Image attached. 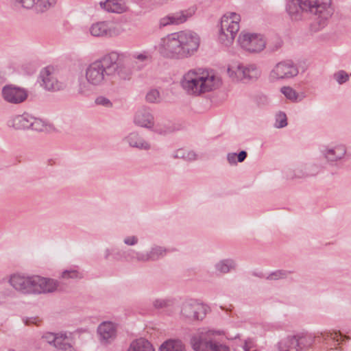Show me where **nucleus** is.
Here are the masks:
<instances>
[{"label": "nucleus", "mask_w": 351, "mask_h": 351, "mask_svg": "<svg viewBox=\"0 0 351 351\" xmlns=\"http://www.w3.org/2000/svg\"><path fill=\"white\" fill-rule=\"evenodd\" d=\"M154 130L156 132H158V133H159L160 134H166L167 132H168L169 130L168 128H162L160 125H159L158 124H157L154 127Z\"/></svg>", "instance_id": "de8ad7c7"}, {"label": "nucleus", "mask_w": 351, "mask_h": 351, "mask_svg": "<svg viewBox=\"0 0 351 351\" xmlns=\"http://www.w3.org/2000/svg\"><path fill=\"white\" fill-rule=\"evenodd\" d=\"M69 336L66 332L57 333L56 340L54 341V347L62 350L65 348L64 345H68Z\"/></svg>", "instance_id": "a878e982"}, {"label": "nucleus", "mask_w": 351, "mask_h": 351, "mask_svg": "<svg viewBox=\"0 0 351 351\" xmlns=\"http://www.w3.org/2000/svg\"><path fill=\"white\" fill-rule=\"evenodd\" d=\"M109 255H110V252H109V250H107V251H106V254L105 258H108V256H109Z\"/></svg>", "instance_id": "13d9d810"}, {"label": "nucleus", "mask_w": 351, "mask_h": 351, "mask_svg": "<svg viewBox=\"0 0 351 351\" xmlns=\"http://www.w3.org/2000/svg\"><path fill=\"white\" fill-rule=\"evenodd\" d=\"M128 351H155L152 345L145 339H136L130 345Z\"/></svg>", "instance_id": "412c9836"}, {"label": "nucleus", "mask_w": 351, "mask_h": 351, "mask_svg": "<svg viewBox=\"0 0 351 351\" xmlns=\"http://www.w3.org/2000/svg\"><path fill=\"white\" fill-rule=\"evenodd\" d=\"M172 15H168L160 20V27H163L169 25H173Z\"/></svg>", "instance_id": "58836bf2"}, {"label": "nucleus", "mask_w": 351, "mask_h": 351, "mask_svg": "<svg viewBox=\"0 0 351 351\" xmlns=\"http://www.w3.org/2000/svg\"><path fill=\"white\" fill-rule=\"evenodd\" d=\"M206 314V307L197 300L189 299L180 306V318L188 322L202 320Z\"/></svg>", "instance_id": "6e6552de"}, {"label": "nucleus", "mask_w": 351, "mask_h": 351, "mask_svg": "<svg viewBox=\"0 0 351 351\" xmlns=\"http://www.w3.org/2000/svg\"><path fill=\"white\" fill-rule=\"evenodd\" d=\"M52 69L46 67L40 72V77L42 79V86L48 90L58 91L65 88L66 85L59 82L51 71Z\"/></svg>", "instance_id": "4468645a"}, {"label": "nucleus", "mask_w": 351, "mask_h": 351, "mask_svg": "<svg viewBox=\"0 0 351 351\" xmlns=\"http://www.w3.org/2000/svg\"><path fill=\"white\" fill-rule=\"evenodd\" d=\"M136 258L138 260V261H152L151 260V258L149 256V254L147 253L146 254H138L137 253L136 254Z\"/></svg>", "instance_id": "49530a36"}, {"label": "nucleus", "mask_w": 351, "mask_h": 351, "mask_svg": "<svg viewBox=\"0 0 351 351\" xmlns=\"http://www.w3.org/2000/svg\"><path fill=\"white\" fill-rule=\"evenodd\" d=\"M125 57L122 53L111 51L90 64L85 72L87 82L91 86H99L116 75L122 80L130 79L132 72L124 63Z\"/></svg>", "instance_id": "f257e3e1"}, {"label": "nucleus", "mask_w": 351, "mask_h": 351, "mask_svg": "<svg viewBox=\"0 0 351 351\" xmlns=\"http://www.w3.org/2000/svg\"><path fill=\"white\" fill-rule=\"evenodd\" d=\"M322 337L324 341H332L334 343L335 346L339 345L345 340L349 339L348 337L343 336L340 332H327L322 333Z\"/></svg>", "instance_id": "b1692460"}, {"label": "nucleus", "mask_w": 351, "mask_h": 351, "mask_svg": "<svg viewBox=\"0 0 351 351\" xmlns=\"http://www.w3.org/2000/svg\"><path fill=\"white\" fill-rule=\"evenodd\" d=\"M260 101H258V104L265 105L267 103V98L265 96H262L259 98Z\"/></svg>", "instance_id": "4d7b16f0"}, {"label": "nucleus", "mask_w": 351, "mask_h": 351, "mask_svg": "<svg viewBox=\"0 0 351 351\" xmlns=\"http://www.w3.org/2000/svg\"><path fill=\"white\" fill-rule=\"evenodd\" d=\"M3 99L12 104H19L25 101L28 97L26 89L14 85H7L2 88Z\"/></svg>", "instance_id": "ddd939ff"}, {"label": "nucleus", "mask_w": 351, "mask_h": 351, "mask_svg": "<svg viewBox=\"0 0 351 351\" xmlns=\"http://www.w3.org/2000/svg\"><path fill=\"white\" fill-rule=\"evenodd\" d=\"M282 45V41L280 38H276L275 43L274 44H270L269 45V49L271 51H275L279 49Z\"/></svg>", "instance_id": "79ce46f5"}, {"label": "nucleus", "mask_w": 351, "mask_h": 351, "mask_svg": "<svg viewBox=\"0 0 351 351\" xmlns=\"http://www.w3.org/2000/svg\"><path fill=\"white\" fill-rule=\"evenodd\" d=\"M287 125V117L285 114L280 113L276 120V126L278 128H283Z\"/></svg>", "instance_id": "4c0bfd02"}, {"label": "nucleus", "mask_w": 351, "mask_h": 351, "mask_svg": "<svg viewBox=\"0 0 351 351\" xmlns=\"http://www.w3.org/2000/svg\"><path fill=\"white\" fill-rule=\"evenodd\" d=\"M98 334L102 341L108 343L114 340L117 336V328L111 322H104L97 328Z\"/></svg>", "instance_id": "2eb2a0df"}, {"label": "nucleus", "mask_w": 351, "mask_h": 351, "mask_svg": "<svg viewBox=\"0 0 351 351\" xmlns=\"http://www.w3.org/2000/svg\"><path fill=\"white\" fill-rule=\"evenodd\" d=\"M238 41L241 47L250 53H259L266 46V40L263 35L252 33L241 32Z\"/></svg>", "instance_id": "1a4fd4ad"}, {"label": "nucleus", "mask_w": 351, "mask_h": 351, "mask_svg": "<svg viewBox=\"0 0 351 351\" xmlns=\"http://www.w3.org/2000/svg\"><path fill=\"white\" fill-rule=\"evenodd\" d=\"M219 79L208 71L190 70L180 82L183 89L189 95H199L212 91L219 86Z\"/></svg>", "instance_id": "39448f33"}, {"label": "nucleus", "mask_w": 351, "mask_h": 351, "mask_svg": "<svg viewBox=\"0 0 351 351\" xmlns=\"http://www.w3.org/2000/svg\"><path fill=\"white\" fill-rule=\"evenodd\" d=\"M297 340L299 346V350L310 348L315 341V337L311 335H306L302 337L297 336Z\"/></svg>", "instance_id": "bb28decb"}, {"label": "nucleus", "mask_w": 351, "mask_h": 351, "mask_svg": "<svg viewBox=\"0 0 351 351\" xmlns=\"http://www.w3.org/2000/svg\"><path fill=\"white\" fill-rule=\"evenodd\" d=\"M57 333L48 332L43 336V339H45L49 344H54Z\"/></svg>", "instance_id": "ea45409f"}, {"label": "nucleus", "mask_w": 351, "mask_h": 351, "mask_svg": "<svg viewBox=\"0 0 351 351\" xmlns=\"http://www.w3.org/2000/svg\"><path fill=\"white\" fill-rule=\"evenodd\" d=\"M10 351H14V350H10Z\"/></svg>", "instance_id": "bf43d9fd"}, {"label": "nucleus", "mask_w": 351, "mask_h": 351, "mask_svg": "<svg viewBox=\"0 0 351 351\" xmlns=\"http://www.w3.org/2000/svg\"><path fill=\"white\" fill-rule=\"evenodd\" d=\"M23 322L27 326H30L32 324L34 325H39V323L40 322V320L38 319V317H29V318H24Z\"/></svg>", "instance_id": "a19ab883"}, {"label": "nucleus", "mask_w": 351, "mask_h": 351, "mask_svg": "<svg viewBox=\"0 0 351 351\" xmlns=\"http://www.w3.org/2000/svg\"><path fill=\"white\" fill-rule=\"evenodd\" d=\"M122 32L119 25L107 21H100L93 23L90 27V33L95 37H114Z\"/></svg>", "instance_id": "f8f14e48"}, {"label": "nucleus", "mask_w": 351, "mask_h": 351, "mask_svg": "<svg viewBox=\"0 0 351 351\" xmlns=\"http://www.w3.org/2000/svg\"><path fill=\"white\" fill-rule=\"evenodd\" d=\"M237 157L238 161L239 162H241L246 158L247 153L245 151H241L239 152V154L238 155L237 154Z\"/></svg>", "instance_id": "603ef678"}, {"label": "nucleus", "mask_w": 351, "mask_h": 351, "mask_svg": "<svg viewBox=\"0 0 351 351\" xmlns=\"http://www.w3.org/2000/svg\"><path fill=\"white\" fill-rule=\"evenodd\" d=\"M286 10L291 21H298L304 19L307 13L315 15V19L311 24V32L322 29L333 14L331 1H288Z\"/></svg>", "instance_id": "7ed1b4c3"}, {"label": "nucleus", "mask_w": 351, "mask_h": 351, "mask_svg": "<svg viewBox=\"0 0 351 351\" xmlns=\"http://www.w3.org/2000/svg\"><path fill=\"white\" fill-rule=\"evenodd\" d=\"M291 273V271L287 270H276L269 274L267 277V279L269 280H277L280 279H285Z\"/></svg>", "instance_id": "c756f323"}, {"label": "nucleus", "mask_w": 351, "mask_h": 351, "mask_svg": "<svg viewBox=\"0 0 351 351\" xmlns=\"http://www.w3.org/2000/svg\"><path fill=\"white\" fill-rule=\"evenodd\" d=\"M237 158V157L236 153L228 154V156H227L228 160L230 164H236L237 163V161H236Z\"/></svg>", "instance_id": "3c124183"}, {"label": "nucleus", "mask_w": 351, "mask_h": 351, "mask_svg": "<svg viewBox=\"0 0 351 351\" xmlns=\"http://www.w3.org/2000/svg\"><path fill=\"white\" fill-rule=\"evenodd\" d=\"M233 267L234 263L230 260L221 261L215 265L216 270L221 274L228 273Z\"/></svg>", "instance_id": "c85d7f7f"}, {"label": "nucleus", "mask_w": 351, "mask_h": 351, "mask_svg": "<svg viewBox=\"0 0 351 351\" xmlns=\"http://www.w3.org/2000/svg\"><path fill=\"white\" fill-rule=\"evenodd\" d=\"M195 11L196 8L195 6H192L187 10H182L179 12L171 14L173 25H179L184 23L189 18H191L195 14Z\"/></svg>", "instance_id": "4be33fe9"}, {"label": "nucleus", "mask_w": 351, "mask_h": 351, "mask_svg": "<svg viewBox=\"0 0 351 351\" xmlns=\"http://www.w3.org/2000/svg\"><path fill=\"white\" fill-rule=\"evenodd\" d=\"M99 5L108 13L122 14L129 10L125 1H100Z\"/></svg>", "instance_id": "dca6fc26"}, {"label": "nucleus", "mask_w": 351, "mask_h": 351, "mask_svg": "<svg viewBox=\"0 0 351 351\" xmlns=\"http://www.w3.org/2000/svg\"><path fill=\"white\" fill-rule=\"evenodd\" d=\"M149 256L152 261L157 260L166 254V250L162 247H155L150 251Z\"/></svg>", "instance_id": "473e14b6"}, {"label": "nucleus", "mask_w": 351, "mask_h": 351, "mask_svg": "<svg viewBox=\"0 0 351 351\" xmlns=\"http://www.w3.org/2000/svg\"><path fill=\"white\" fill-rule=\"evenodd\" d=\"M346 154V149L344 147L339 146L335 149H330L327 151L325 154V157L328 161H336L341 159Z\"/></svg>", "instance_id": "393cba45"}, {"label": "nucleus", "mask_w": 351, "mask_h": 351, "mask_svg": "<svg viewBox=\"0 0 351 351\" xmlns=\"http://www.w3.org/2000/svg\"><path fill=\"white\" fill-rule=\"evenodd\" d=\"M62 277L63 278H82V276L77 271L71 269V270H65L62 274Z\"/></svg>", "instance_id": "c9c22d12"}, {"label": "nucleus", "mask_w": 351, "mask_h": 351, "mask_svg": "<svg viewBox=\"0 0 351 351\" xmlns=\"http://www.w3.org/2000/svg\"><path fill=\"white\" fill-rule=\"evenodd\" d=\"M200 38L191 31H180L161 38L158 50L165 58L183 60L193 56L198 50Z\"/></svg>", "instance_id": "f03ea898"}, {"label": "nucleus", "mask_w": 351, "mask_h": 351, "mask_svg": "<svg viewBox=\"0 0 351 351\" xmlns=\"http://www.w3.org/2000/svg\"><path fill=\"white\" fill-rule=\"evenodd\" d=\"M175 157L188 160H193L195 159V154L193 152H189L184 149H180L176 151Z\"/></svg>", "instance_id": "2f4dec72"}, {"label": "nucleus", "mask_w": 351, "mask_h": 351, "mask_svg": "<svg viewBox=\"0 0 351 351\" xmlns=\"http://www.w3.org/2000/svg\"><path fill=\"white\" fill-rule=\"evenodd\" d=\"M33 117L27 113H24L21 115H16L10 121V125L16 130L28 129L30 126H34L32 123Z\"/></svg>", "instance_id": "a211bd4d"}, {"label": "nucleus", "mask_w": 351, "mask_h": 351, "mask_svg": "<svg viewBox=\"0 0 351 351\" xmlns=\"http://www.w3.org/2000/svg\"><path fill=\"white\" fill-rule=\"evenodd\" d=\"M281 93L288 99L292 101L298 100V93L296 91L290 86H283L281 88Z\"/></svg>", "instance_id": "7c9ffc66"}, {"label": "nucleus", "mask_w": 351, "mask_h": 351, "mask_svg": "<svg viewBox=\"0 0 351 351\" xmlns=\"http://www.w3.org/2000/svg\"><path fill=\"white\" fill-rule=\"evenodd\" d=\"M10 285L23 294H41L55 291L58 286L57 280L39 276H24L19 274L12 275Z\"/></svg>", "instance_id": "20e7f679"}, {"label": "nucleus", "mask_w": 351, "mask_h": 351, "mask_svg": "<svg viewBox=\"0 0 351 351\" xmlns=\"http://www.w3.org/2000/svg\"><path fill=\"white\" fill-rule=\"evenodd\" d=\"M134 59H137L141 62L146 60L148 58L147 55L145 53H135L133 55Z\"/></svg>", "instance_id": "09e8293b"}, {"label": "nucleus", "mask_w": 351, "mask_h": 351, "mask_svg": "<svg viewBox=\"0 0 351 351\" xmlns=\"http://www.w3.org/2000/svg\"><path fill=\"white\" fill-rule=\"evenodd\" d=\"M138 241V239L136 237H129L124 239V243L129 245H135Z\"/></svg>", "instance_id": "a18cd8bd"}, {"label": "nucleus", "mask_w": 351, "mask_h": 351, "mask_svg": "<svg viewBox=\"0 0 351 351\" xmlns=\"http://www.w3.org/2000/svg\"><path fill=\"white\" fill-rule=\"evenodd\" d=\"M134 123L140 127L152 128L154 126V117L145 109L138 110L134 117Z\"/></svg>", "instance_id": "f3484780"}, {"label": "nucleus", "mask_w": 351, "mask_h": 351, "mask_svg": "<svg viewBox=\"0 0 351 351\" xmlns=\"http://www.w3.org/2000/svg\"><path fill=\"white\" fill-rule=\"evenodd\" d=\"M126 141L132 147L139 149L148 150L150 149V145L141 138L138 133L132 132L125 138Z\"/></svg>", "instance_id": "6ab92c4d"}, {"label": "nucleus", "mask_w": 351, "mask_h": 351, "mask_svg": "<svg viewBox=\"0 0 351 351\" xmlns=\"http://www.w3.org/2000/svg\"><path fill=\"white\" fill-rule=\"evenodd\" d=\"M95 103L97 105H100V106H105L107 108L111 107L112 105V102L110 101V99H108V98L103 97V96H99V97H97L95 99Z\"/></svg>", "instance_id": "e433bc0d"}, {"label": "nucleus", "mask_w": 351, "mask_h": 351, "mask_svg": "<svg viewBox=\"0 0 351 351\" xmlns=\"http://www.w3.org/2000/svg\"><path fill=\"white\" fill-rule=\"evenodd\" d=\"M56 1H35L34 12L42 13L54 6Z\"/></svg>", "instance_id": "cd10ccee"}, {"label": "nucleus", "mask_w": 351, "mask_h": 351, "mask_svg": "<svg viewBox=\"0 0 351 351\" xmlns=\"http://www.w3.org/2000/svg\"><path fill=\"white\" fill-rule=\"evenodd\" d=\"M279 351H299L297 336L288 337L278 344Z\"/></svg>", "instance_id": "aec40b11"}, {"label": "nucleus", "mask_w": 351, "mask_h": 351, "mask_svg": "<svg viewBox=\"0 0 351 351\" xmlns=\"http://www.w3.org/2000/svg\"><path fill=\"white\" fill-rule=\"evenodd\" d=\"M334 78L339 84H342L348 81L349 75L345 71L341 70L334 74Z\"/></svg>", "instance_id": "72a5a7b5"}, {"label": "nucleus", "mask_w": 351, "mask_h": 351, "mask_svg": "<svg viewBox=\"0 0 351 351\" xmlns=\"http://www.w3.org/2000/svg\"><path fill=\"white\" fill-rule=\"evenodd\" d=\"M160 93L156 89L150 90L146 95V100L149 103H155L159 101Z\"/></svg>", "instance_id": "f704fd0d"}, {"label": "nucleus", "mask_w": 351, "mask_h": 351, "mask_svg": "<svg viewBox=\"0 0 351 351\" xmlns=\"http://www.w3.org/2000/svg\"><path fill=\"white\" fill-rule=\"evenodd\" d=\"M86 86L85 84H80V87H79V90H78L79 93L84 94L86 92Z\"/></svg>", "instance_id": "5fc2aeb1"}, {"label": "nucleus", "mask_w": 351, "mask_h": 351, "mask_svg": "<svg viewBox=\"0 0 351 351\" xmlns=\"http://www.w3.org/2000/svg\"><path fill=\"white\" fill-rule=\"evenodd\" d=\"M15 3H18L19 5L23 3L24 9L32 10L34 11L35 1H15Z\"/></svg>", "instance_id": "c03bdc74"}, {"label": "nucleus", "mask_w": 351, "mask_h": 351, "mask_svg": "<svg viewBox=\"0 0 351 351\" xmlns=\"http://www.w3.org/2000/svg\"><path fill=\"white\" fill-rule=\"evenodd\" d=\"M240 16L235 12L226 13L222 16L219 33L221 43L228 46L233 43L240 28Z\"/></svg>", "instance_id": "423d86ee"}, {"label": "nucleus", "mask_w": 351, "mask_h": 351, "mask_svg": "<svg viewBox=\"0 0 351 351\" xmlns=\"http://www.w3.org/2000/svg\"><path fill=\"white\" fill-rule=\"evenodd\" d=\"M32 123H34V126H30L29 128H31L32 130H42V128L43 125L40 120L36 119L33 117V120H32Z\"/></svg>", "instance_id": "37998d69"}, {"label": "nucleus", "mask_w": 351, "mask_h": 351, "mask_svg": "<svg viewBox=\"0 0 351 351\" xmlns=\"http://www.w3.org/2000/svg\"><path fill=\"white\" fill-rule=\"evenodd\" d=\"M160 351H186L185 347L180 340L169 339L160 346Z\"/></svg>", "instance_id": "5701e85b"}, {"label": "nucleus", "mask_w": 351, "mask_h": 351, "mask_svg": "<svg viewBox=\"0 0 351 351\" xmlns=\"http://www.w3.org/2000/svg\"><path fill=\"white\" fill-rule=\"evenodd\" d=\"M228 73L230 77L237 80H256L261 75L260 71L254 64L247 66L239 64L236 66L229 67Z\"/></svg>", "instance_id": "9b49d317"}, {"label": "nucleus", "mask_w": 351, "mask_h": 351, "mask_svg": "<svg viewBox=\"0 0 351 351\" xmlns=\"http://www.w3.org/2000/svg\"><path fill=\"white\" fill-rule=\"evenodd\" d=\"M154 305L156 308H161L167 305V302L163 300H156L154 302Z\"/></svg>", "instance_id": "8fccbe9b"}, {"label": "nucleus", "mask_w": 351, "mask_h": 351, "mask_svg": "<svg viewBox=\"0 0 351 351\" xmlns=\"http://www.w3.org/2000/svg\"><path fill=\"white\" fill-rule=\"evenodd\" d=\"M298 69L293 61L287 60L277 63L269 73L272 81L289 79L296 76Z\"/></svg>", "instance_id": "9d476101"}, {"label": "nucleus", "mask_w": 351, "mask_h": 351, "mask_svg": "<svg viewBox=\"0 0 351 351\" xmlns=\"http://www.w3.org/2000/svg\"><path fill=\"white\" fill-rule=\"evenodd\" d=\"M12 7L16 11H21L23 8L24 9L23 3H21V5H19L18 3H15V1H14Z\"/></svg>", "instance_id": "864d4df0"}, {"label": "nucleus", "mask_w": 351, "mask_h": 351, "mask_svg": "<svg viewBox=\"0 0 351 351\" xmlns=\"http://www.w3.org/2000/svg\"><path fill=\"white\" fill-rule=\"evenodd\" d=\"M214 335H221L219 331L208 330L193 336L191 343L195 351H230V348L226 344L213 339Z\"/></svg>", "instance_id": "0eeeda50"}, {"label": "nucleus", "mask_w": 351, "mask_h": 351, "mask_svg": "<svg viewBox=\"0 0 351 351\" xmlns=\"http://www.w3.org/2000/svg\"><path fill=\"white\" fill-rule=\"evenodd\" d=\"M65 348L62 350L61 351H76L75 349L70 344L64 345Z\"/></svg>", "instance_id": "6e6d98bb"}]
</instances>
